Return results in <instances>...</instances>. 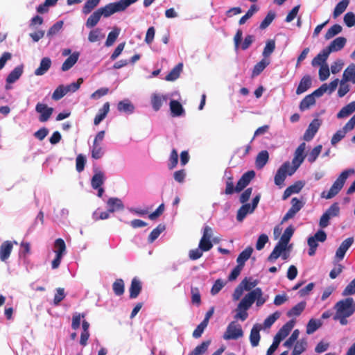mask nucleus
I'll return each mask as SVG.
<instances>
[{
    "instance_id": "obj_3",
    "label": "nucleus",
    "mask_w": 355,
    "mask_h": 355,
    "mask_svg": "<svg viewBox=\"0 0 355 355\" xmlns=\"http://www.w3.org/2000/svg\"><path fill=\"white\" fill-rule=\"evenodd\" d=\"M327 240V234L322 230H318L313 236L308 238L307 243L309 247L308 254L313 257L315 254L317 248L318 247V242H324Z\"/></svg>"
},
{
    "instance_id": "obj_9",
    "label": "nucleus",
    "mask_w": 355,
    "mask_h": 355,
    "mask_svg": "<svg viewBox=\"0 0 355 355\" xmlns=\"http://www.w3.org/2000/svg\"><path fill=\"white\" fill-rule=\"evenodd\" d=\"M320 126V120L318 119H313L309 125V127L304 135V139L307 141H311L318 132Z\"/></svg>"
},
{
    "instance_id": "obj_11",
    "label": "nucleus",
    "mask_w": 355,
    "mask_h": 355,
    "mask_svg": "<svg viewBox=\"0 0 355 355\" xmlns=\"http://www.w3.org/2000/svg\"><path fill=\"white\" fill-rule=\"evenodd\" d=\"M354 243V239L353 237H349L344 240L339 248L337 249L336 252V258L338 259V261L342 260L345 255L346 252L348 250V249L351 247V245Z\"/></svg>"
},
{
    "instance_id": "obj_42",
    "label": "nucleus",
    "mask_w": 355,
    "mask_h": 355,
    "mask_svg": "<svg viewBox=\"0 0 355 355\" xmlns=\"http://www.w3.org/2000/svg\"><path fill=\"white\" fill-rule=\"evenodd\" d=\"M349 3V0H342L340 1L335 7L333 16L334 18H337L338 16H340L342 13L345 12L347 7L348 6Z\"/></svg>"
},
{
    "instance_id": "obj_46",
    "label": "nucleus",
    "mask_w": 355,
    "mask_h": 355,
    "mask_svg": "<svg viewBox=\"0 0 355 355\" xmlns=\"http://www.w3.org/2000/svg\"><path fill=\"white\" fill-rule=\"evenodd\" d=\"M55 253L56 255L63 256L66 250V245L62 239H57L54 243Z\"/></svg>"
},
{
    "instance_id": "obj_60",
    "label": "nucleus",
    "mask_w": 355,
    "mask_h": 355,
    "mask_svg": "<svg viewBox=\"0 0 355 355\" xmlns=\"http://www.w3.org/2000/svg\"><path fill=\"white\" fill-rule=\"evenodd\" d=\"M83 83V79L82 78H79L76 83H72L70 85L64 86V89L66 91V93L67 94L69 92H75L80 88V85Z\"/></svg>"
},
{
    "instance_id": "obj_30",
    "label": "nucleus",
    "mask_w": 355,
    "mask_h": 355,
    "mask_svg": "<svg viewBox=\"0 0 355 355\" xmlns=\"http://www.w3.org/2000/svg\"><path fill=\"white\" fill-rule=\"evenodd\" d=\"M270 63V59L263 58L260 62L257 63L252 72V76L256 77L259 76Z\"/></svg>"
},
{
    "instance_id": "obj_50",
    "label": "nucleus",
    "mask_w": 355,
    "mask_h": 355,
    "mask_svg": "<svg viewBox=\"0 0 355 355\" xmlns=\"http://www.w3.org/2000/svg\"><path fill=\"white\" fill-rule=\"evenodd\" d=\"M104 37V35L101 33V29L97 28L92 30L88 35V40L90 42H96Z\"/></svg>"
},
{
    "instance_id": "obj_19",
    "label": "nucleus",
    "mask_w": 355,
    "mask_h": 355,
    "mask_svg": "<svg viewBox=\"0 0 355 355\" xmlns=\"http://www.w3.org/2000/svg\"><path fill=\"white\" fill-rule=\"evenodd\" d=\"M169 105L172 116H180L184 114V110L178 101L171 100Z\"/></svg>"
},
{
    "instance_id": "obj_18",
    "label": "nucleus",
    "mask_w": 355,
    "mask_h": 355,
    "mask_svg": "<svg viewBox=\"0 0 355 355\" xmlns=\"http://www.w3.org/2000/svg\"><path fill=\"white\" fill-rule=\"evenodd\" d=\"M141 288H142V287H141V282L139 279H137V278H133L131 282L130 287L129 289L130 298H131V299L137 298L138 297V295H139V293H141Z\"/></svg>"
},
{
    "instance_id": "obj_36",
    "label": "nucleus",
    "mask_w": 355,
    "mask_h": 355,
    "mask_svg": "<svg viewBox=\"0 0 355 355\" xmlns=\"http://www.w3.org/2000/svg\"><path fill=\"white\" fill-rule=\"evenodd\" d=\"M253 249L251 247L246 248L237 257L236 261L239 265L243 267L245 262L250 257Z\"/></svg>"
},
{
    "instance_id": "obj_26",
    "label": "nucleus",
    "mask_w": 355,
    "mask_h": 355,
    "mask_svg": "<svg viewBox=\"0 0 355 355\" xmlns=\"http://www.w3.org/2000/svg\"><path fill=\"white\" fill-rule=\"evenodd\" d=\"M23 73V66L16 67L7 76L6 83L11 84L17 81Z\"/></svg>"
},
{
    "instance_id": "obj_13",
    "label": "nucleus",
    "mask_w": 355,
    "mask_h": 355,
    "mask_svg": "<svg viewBox=\"0 0 355 355\" xmlns=\"http://www.w3.org/2000/svg\"><path fill=\"white\" fill-rule=\"evenodd\" d=\"M287 246L288 245L279 241L272 252L269 255L268 260L270 262H274L286 250Z\"/></svg>"
},
{
    "instance_id": "obj_64",
    "label": "nucleus",
    "mask_w": 355,
    "mask_h": 355,
    "mask_svg": "<svg viewBox=\"0 0 355 355\" xmlns=\"http://www.w3.org/2000/svg\"><path fill=\"white\" fill-rule=\"evenodd\" d=\"M355 293V278L346 286L342 293L343 296H347Z\"/></svg>"
},
{
    "instance_id": "obj_12",
    "label": "nucleus",
    "mask_w": 355,
    "mask_h": 355,
    "mask_svg": "<svg viewBox=\"0 0 355 355\" xmlns=\"http://www.w3.org/2000/svg\"><path fill=\"white\" fill-rule=\"evenodd\" d=\"M13 245L11 241H6L0 245V260L6 261L9 257L12 250Z\"/></svg>"
},
{
    "instance_id": "obj_37",
    "label": "nucleus",
    "mask_w": 355,
    "mask_h": 355,
    "mask_svg": "<svg viewBox=\"0 0 355 355\" xmlns=\"http://www.w3.org/2000/svg\"><path fill=\"white\" fill-rule=\"evenodd\" d=\"M166 229L164 224H159L155 229L152 230L148 237V242L149 243H153Z\"/></svg>"
},
{
    "instance_id": "obj_6",
    "label": "nucleus",
    "mask_w": 355,
    "mask_h": 355,
    "mask_svg": "<svg viewBox=\"0 0 355 355\" xmlns=\"http://www.w3.org/2000/svg\"><path fill=\"white\" fill-rule=\"evenodd\" d=\"M291 168V163L289 162H284L277 170L274 181L275 184L279 187H282L284 184L286 175H289V171Z\"/></svg>"
},
{
    "instance_id": "obj_40",
    "label": "nucleus",
    "mask_w": 355,
    "mask_h": 355,
    "mask_svg": "<svg viewBox=\"0 0 355 355\" xmlns=\"http://www.w3.org/2000/svg\"><path fill=\"white\" fill-rule=\"evenodd\" d=\"M315 103V99L313 95L309 94L306 96L300 103V110L304 111L310 108L311 106Z\"/></svg>"
},
{
    "instance_id": "obj_33",
    "label": "nucleus",
    "mask_w": 355,
    "mask_h": 355,
    "mask_svg": "<svg viewBox=\"0 0 355 355\" xmlns=\"http://www.w3.org/2000/svg\"><path fill=\"white\" fill-rule=\"evenodd\" d=\"M269 159V153L267 150H261L256 157V166L258 169L263 168Z\"/></svg>"
},
{
    "instance_id": "obj_2",
    "label": "nucleus",
    "mask_w": 355,
    "mask_h": 355,
    "mask_svg": "<svg viewBox=\"0 0 355 355\" xmlns=\"http://www.w3.org/2000/svg\"><path fill=\"white\" fill-rule=\"evenodd\" d=\"M354 173V170L352 168L343 171L334 182L328 193L325 194L324 191L322 192V197L326 199L334 198L342 189L349 174H353Z\"/></svg>"
},
{
    "instance_id": "obj_24",
    "label": "nucleus",
    "mask_w": 355,
    "mask_h": 355,
    "mask_svg": "<svg viewBox=\"0 0 355 355\" xmlns=\"http://www.w3.org/2000/svg\"><path fill=\"white\" fill-rule=\"evenodd\" d=\"M254 294L255 292H253V291H252L251 292L245 295V297L239 302V307L243 308L244 309H249L252 304L255 301Z\"/></svg>"
},
{
    "instance_id": "obj_49",
    "label": "nucleus",
    "mask_w": 355,
    "mask_h": 355,
    "mask_svg": "<svg viewBox=\"0 0 355 355\" xmlns=\"http://www.w3.org/2000/svg\"><path fill=\"white\" fill-rule=\"evenodd\" d=\"M178 163V153L176 149H173L168 158V168L170 170L175 168Z\"/></svg>"
},
{
    "instance_id": "obj_51",
    "label": "nucleus",
    "mask_w": 355,
    "mask_h": 355,
    "mask_svg": "<svg viewBox=\"0 0 355 355\" xmlns=\"http://www.w3.org/2000/svg\"><path fill=\"white\" fill-rule=\"evenodd\" d=\"M119 33L120 29L118 28H114L111 32L109 33L107 40L105 42V45L107 46H112L116 40Z\"/></svg>"
},
{
    "instance_id": "obj_15",
    "label": "nucleus",
    "mask_w": 355,
    "mask_h": 355,
    "mask_svg": "<svg viewBox=\"0 0 355 355\" xmlns=\"http://www.w3.org/2000/svg\"><path fill=\"white\" fill-rule=\"evenodd\" d=\"M295 324V322L293 320H291L287 322L277 333L275 335V338H277L279 341H282L284 340L291 332L292 329L293 328Z\"/></svg>"
},
{
    "instance_id": "obj_39",
    "label": "nucleus",
    "mask_w": 355,
    "mask_h": 355,
    "mask_svg": "<svg viewBox=\"0 0 355 355\" xmlns=\"http://www.w3.org/2000/svg\"><path fill=\"white\" fill-rule=\"evenodd\" d=\"M306 305L305 302H299L287 312V315L288 317L299 316L304 310Z\"/></svg>"
},
{
    "instance_id": "obj_4",
    "label": "nucleus",
    "mask_w": 355,
    "mask_h": 355,
    "mask_svg": "<svg viewBox=\"0 0 355 355\" xmlns=\"http://www.w3.org/2000/svg\"><path fill=\"white\" fill-rule=\"evenodd\" d=\"M305 150L306 144L304 142L300 144V146L295 150L294 153V157L292 160V166L291 165L289 175H292L304 162L305 158Z\"/></svg>"
},
{
    "instance_id": "obj_56",
    "label": "nucleus",
    "mask_w": 355,
    "mask_h": 355,
    "mask_svg": "<svg viewBox=\"0 0 355 355\" xmlns=\"http://www.w3.org/2000/svg\"><path fill=\"white\" fill-rule=\"evenodd\" d=\"M258 11V7L256 5H252L248 12L239 20V24H244L248 19L252 17V15Z\"/></svg>"
},
{
    "instance_id": "obj_27",
    "label": "nucleus",
    "mask_w": 355,
    "mask_h": 355,
    "mask_svg": "<svg viewBox=\"0 0 355 355\" xmlns=\"http://www.w3.org/2000/svg\"><path fill=\"white\" fill-rule=\"evenodd\" d=\"M329 53L324 49L320 53H318L312 60L311 64L313 67L322 66L327 60Z\"/></svg>"
},
{
    "instance_id": "obj_1",
    "label": "nucleus",
    "mask_w": 355,
    "mask_h": 355,
    "mask_svg": "<svg viewBox=\"0 0 355 355\" xmlns=\"http://www.w3.org/2000/svg\"><path fill=\"white\" fill-rule=\"evenodd\" d=\"M334 309L336 311L334 320L339 321L341 325H346L348 323L347 318L355 312V302L353 298L347 297L336 302Z\"/></svg>"
},
{
    "instance_id": "obj_20",
    "label": "nucleus",
    "mask_w": 355,
    "mask_h": 355,
    "mask_svg": "<svg viewBox=\"0 0 355 355\" xmlns=\"http://www.w3.org/2000/svg\"><path fill=\"white\" fill-rule=\"evenodd\" d=\"M311 86V78L309 76L306 75L302 77L299 85L296 89L297 95L302 94L307 91Z\"/></svg>"
},
{
    "instance_id": "obj_43",
    "label": "nucleus",
    "mask_w": 355,
    "mask_h": 355,
    "mask_svg": "<svg viewBox=\"0 0 355 355\" xmlns=\"http://www.w3.org/2000/svg\"><path fill=\"white\" fill-rule=\"evenodd\" d=\"M112 289L116 295H122L125 291L123 280L122 279H116L112 284Z\"/></svg>"
},
{
    "instance_id": "obj_17",
    "label": "nucleus",
    "mask_w": 355,
    "mask_h": 355,
    "mask_svg": "<svg viewBox=\"0 0 355 355\" xmlns=\"http://www.w3.org/2000/svg\"><path fill=\"white\" fill-rule=\"evenodd\" d=\"M107 205L109 211L111 213H113L116 211L123 210L124 209V205L121 200L117 198H109L107 202Z\"/></svg>"
},
{
    "instance_id": "obj_41",
    "label": "nucleus",
    "mask_w": 355,
    "mask_h": 355,
    "mask_svg": "<svg viewBox=\"0 0 355 355\" xmlns=\"http://www.w3.org/2000/svg\"><path fill=\"white\" fill-rule=\"evenodd\" d=\"M322 324L320 320L311 318L306 325V334H312Z\"/></svg>"
},
{
    "instance_id": "obj_52",
    "label": "nucleus",
    "mask_w": 355,
    "mask_h": 355,
    "mask_svg": "<svg viewBox=\"0 0 355 355\" xmlns=\"http://www.w3.org/2000/svg\"><path fill=\"white\" fill-rule=\"evenodd\" d=\"M104 155V150L100 144H93L92 157L95 159L101 158Z\"/></svg>"
},
{
    "instance_id": "obj_53",
    "label": "nucleus",
    "mask_w": 355,
    "mask_h": 355,
    "mask_svg": "<svg viewBox=\"0 0 355 355\" xmlns=\"http://www.w3.org/2000/svg\"><path fill=\"white\" fill-rule=\"evenodd\" d=\"M101 0H87L83 8V12L85 15H87L92 12V10L98 6Z\"/></svg>"
},
{
    "instance_id": "obj_48",
    "label": "nucleus",
    "mask_w": 355,
    "mask_h": 355,
    "mask_svg": "<svg viewBox=\"0 0 355 355\" xmlns=\"http://www.w3.org/2000/svg\"><path fill=\"white\" fill-rule=\"evenodd\" d=\"M295 229L293 227V226L290 225L288 227L284 232L283 234L282 235L279 241L286 244L288 245L291 238L292 237L293 233H294Z\"/></svg>"
},
{
    "instance_id": "obj_61",
    "label": "nucleus",
    "mask_w": 355,
    "mask_h": 355,
    "mask_svg": "<svg viewBox=\"0 0 355 355\" xmlns=\"http://www.w3.org/2000/svg\"><path fill=\"white\" fill-rule=\"evenodd\" d=\"M66 91L64 89V85L58 86L52 94V98L55 101H58L61 99L64 95H66Z\"/></svg>"
},
{
    "instance_id": "obj_21",
    "label": "nucleus",
    "mask_w": 355,
    "mask_h": 355,
    "mask_svg": "<svg viewBox=\"0 0 355 355\" xmlns=\"http://www.w3.org/2000/svg\"><path fill=\"white\" fill-rule=\"evenodd\" d=\"M51 66V60L49 58H43L40 62V66L35 71L36 76H42L47 72Z\"/></svg>"
},
{
    "instance_id": "obj_32",
    "label": "nucleus",
    "mask_w": 355,
    "mask_h": 355,
    "mask_svg": "<svg viewBox=\"0 0 355 355\" xmlns=\"http://www.w3.org/2000/svg\"><path fill=\"white\" fill-rule=\"evenodd\" d=\"M343 80L352 82L355 84V64H350L347 69L344 71L343 74Z\"/></svg>"
},
{
    "instance_id": "obj_29",
    "label": "nucleus",
    "mask_w": 355,
    "mask_h": 355,
    "mask_svg": "<svg viewBox=\"0 0 355 355\" xmlns=\"http://www.w3.org/2000/svg\"><path fill=\"white\" fill-rule=\"evenodd\" d=\"M78 58H79V53L74 52L73 53H72L63 62L62 67H61L62 70L63 71H66L70 69L77 62Z\"/></svg>"
},
{
    "instance_id": "obj_10",
    "label": "nucleus",
    "mask_w": 355,
    "mask_h": 355,
    "mask_svg": "<svg viewBox=\"0 0 355 355\" xmlns=\"http://www.w3.org/2000/svg\"><path fill=\"white\" fill-rule=\"evenodd\" d=\"M254 175L255 173L253 171H250L245 173L241 179L238 181L235 187V191L236 192H239L243 190L254 178Z\"/></svg>"
},
{
    "instance_id": "obj_44",
    "label": "nucleus",
    "mask_w": 355,
    "mask_h": 355,
    "mask_svg": "<svg viewBox=\"0 0 355 355\" xmlns=\"http://www.w3.org/2000/svg\"><path fill=\"white\" fill-rule=\"evenodd\" d=\"M210 343H211L210 340H206V341L202 342L200 345L196 347L195 349L192 352H191L189 355H202V354H204L207 352Z\"/></svg>"
},
{
    "instance_id": "obj_7",
    "label": "nucleus",
    "mask_w": 355,
    "mask_h": 355,
    "mask_svg": "<svg viewBox=\"0 0 355 355\" xmlns=\"http://www.w3.org/2000/svg\"><path fill=\"white\" fill-rule=\"evenodd\" d=\"M303 203L297 198H293L291 200V207L288 209L287 213L284 215L282 220V223H284L291 218H293L295 214L302 208Z\"/></svg>"
},
{
    "instance_id": "obj_14",
    "label": "nucleus",
    "mask_w": 355,
    "mask_h": 355,
    "mask_svg": "<svg viewBox=\"0 0 355 355\" xmlns=\"http://www.w3.org/2000/svg\"><path fill=\"white\" fill-rule=\"evenodd\" d=\"M347 40L343 37H338L334 40L328 47L326 48L327 51L329 53L341 50L345 45Z\"/></svg>"
},
{
    "instance_id": "obj_47",
    "label": "nucleus",
    "mask_w": 355,
    "mask_h": 355,
    "mask_svg": "<svg viewBox=\"0 0 355 355\" xmlns=\"http://www.w3.org/2000/svg\"><path fill=\"white\" fill-rule=\"evenodd\" d=\"M275 49V42L273 40H270L266 42V44L263 49L262 55L264 59H268V58L273 53Z\"/></svg>"
},
{
    "instance_id": "obj_58",
    "label": "nucleus",
    "mask_w": 355,
    "mask_h": 355,
    "mask_svg": "<svg viewBox=\"0 0 355 355\" xmlns=\"http://www.w3.org/2000/svg\"><path fill=\"white\" fill-rule=\"evenodd\" d=\"M345 130L343 128L338 130L332 137L331 144L332 146H336L339 141H340L346 135Z\"/></svg>"
},
{
    "instance_id": "obj_28",
    "label": "nucleus",
    "mask_w": 355,
    "mask_h": 355,
    "mask_svg": "<svg viewBox=\"0 0 355 355\" xmlns=\"http://www.w3.org/2000/svg\"><path fill=\"white\" fill-rule=\"evenodd\" d=\"M117 109L121 112L132 114L134 112L135 106L128 99H125L119 102Z\"/></svg>"
},
{
    "instance_id": "obj_55",
    "label": "nucleus",
    "mask_w": 355,
    "mask_h": 355,
    "mask_svg": "<svg viewBox=\"0 0 355 355\" xmlns=\"http://www.w3.org/2000/svg\"><path fill=\"white\" fill-rule=\"evenodd\" d=\"M342 31V27L339 24H334L328 29L325 34L326 40H329Z\"/></svg>"
},
{
    "instance_id": "obj_63",
    "label": "nucleus",
    "mask_w": 355,
    "mask_h": 355,
    "mask_svg": "<svg viewBox=\"0 0 355 355\" xmlns=\"http://www.w3.org/2000/svg\"><path fill=\"white\" fill-rule=\"evenodd\" d=\"M115 12L124 11L129 6L125 0H120L117 2L111 3Z\"/></svg>"
},
{
    "instance_id": "obj_8",
    "label": "nucleus",
    "mask_w": 355,
    "mask_h": 355,
    "mask_svg": "<svg viewBox=\"0 0 355 355\" xmlns=\"http://www.w3.org/2000/svg\"><path fill=\"white\" fill-rule=\"evenodd\" d=\"M35 110L40 114L39 120L40 122L47 121L53 114V109L49 107L46 104L38 103L35 106Z\"/></svg>"
},
{
    "instance_id": "obj_16",
    "label": "nucleus",
    "mask_w": 355,
    "mask_h": 355,
    "mask_svg": "<svg viewBox=\"0 0 355 355\" xmlns=\"http://www.w3.org/2000/svg\"><path fill=\"white\" fill-rule=\"evenodd\" d=\"M167 101V96L159 94H153L151 96V105L155 111L160 110L164 103Z\"/></svg>"
},
{
    "instance_id": "obj_54",
    "label": "nucleus",
    "mask_w": 355,
    "mask_h": 355,
    "mask_svg": "<svg viewBox=\"0 0 355 355\" xmlns=\"http://www.w3.org/2000/svg\"><path fill=\"white\" fill-rule=\"evenodd\" d=\"M322 148V145H318L315 146L314 148H313L312 150L308 154V162L310 163H313L319 156L320 153H321Z\"/></svg>"
},
{
    "instance_id": "obj_57",
    "label": "nucleus",
    "mask_w": 355,
    "mask_h": 355,
    "mask_svg": "<svg viewBox=\"0 0 355 355\" xmlns=\"http://www.w3.org/2000/svg\"><path fill=\"white\" fill-rule=\"evenodd\" d=\"M253 292H255V300L257 301V306H262L267 300L266 297H263V293L260 288H257L253 290Z\"/></svg>"
},
{
    "instance_id": "obj_45",
    "label": "nucleus",
    "mask_w": 355,
    "mask_h": 355,
    "mask_svg": "<svg viewBox=\"0 0 355 355\" xmlns=\"http://www.w3.org/2000/svg\"><path fill=\"white\" fill-rule=\"evenodd\" d=\"M307 342L305 339H301L296 343L291 355H300L306 348Z\"/></svg>"
},
{
    "instance_id": "obj_59",
    "label": "nucleus",
    "mask_w": 355,
    "mask_h": 355,
    "mask_svg": "<svg viewBox=\"0 0 355 355\" xmlns=\"http://www.w3.org/2000/svg\"><path fill=\"white\" fill-rule=\"evenodd\" d=\"M86 164V159L84 155L82 154H79L76 157V168L78 172H82Z\"/></svg>"
},
{
    "instance_id": "obj_22",
    "label": "nucleus",
    "mask_w": 355,
    "mask_h": 355,
    "mask_svg": "<svg viewBox=\"0 0 355 355\" xmlns=\"http://www.w3.org/2000/svg\"><path fill=\"white\" fill-rule=\"evenodd\" d=\"M261 329L260 324H254L251 329L250 335V341L251 345L252 347H257L259 345L260 340V334L259 331Z\"/></svg>"
},
{
    "instance_id": "obj_25",
    "label": "nucleus",
    "mask_w": 355,
    "mask_h": 355,
    "mask_svg": "<svg viewBox=\"0 0 355 355\" xmlns=\"http://www.w3.org/2000/svg\"><path fill=\"white\" fill-rule=\"evenodd\" d=\"M110 111V103L106 102L103 104V107L98 110V113L96 115L94 123V125H98L107 116Z\"/></svg>"
},
{
    "instance_id": "obj_31",
    "label": "nucleus",
    "mask_w": 355,
    "mask_h": 355,
    "mask_svg": "<svg viewBox=\"0 0 355 355\" xmlns=\"http://www.w3.org/2000/svg\"><path fill=\"white\" fill-rule=\"evenodd\" d=\"M355 112V101H352L343 107L337 114V118L343 119L349 116Z\"/></svg>"
},
{
    "instance_id": "obj_62",
    "label": "nucleus",
    "mask_w": 355,
    "mask_h": 355,
    "mask_svg": "<svg viewBox=\"0 0 355 355\" xmlns=\"http://www.w3.org/2000/svg\"><path fill=\"white\" fill-rule=\"evenodd\" d=\"M198 247L203 252H207L212 248L213 244L211 242V240L207 239L205 237H202L199 242Z\"/></svg>"
},
{
    "instance_id": "obj_34",
    "label": "nucleus",
    "mask_w": 355,
    "mask_h": 355,
    "mask_svg": "<svg viewBox=\"0 0 355 355\" xmlns=\"http://www.w3.org/2000/svg\"><path fill=\"white\" fill-rule=\"evenodd\" d=\"M104 173L101 171H96L92 178L91 184L92 188L96 189L97 188L101 187L104 182Z\"/></svg>"
},
{
    "instance_id": "obj_38",
    "label": "nucleus",
    "mask_w": 355,
    "mask_h": 355,
    "mask_svg": "<svg viewBox=\"0 0 355 355\" xmlns=\"http://www.w3.org/2000/svg\"><path fill=\"white\" fill-rule=\"evenodd\" d=\"M183 64H178L166 76L165 80L167 81H173L178 79L180 75Z\"/></svg>"
},
{
    "instance_id": "obj_23",
    "label": "nucleus",
    "mask_w": 355,
    "mask_h": 355,
    "mask_svg": "<svg viewBox=\"0 0 355 355\" xmlns=\"http://www.w3.org/2000/svg\"><path fill=\"white\" fill-rule=\"evenodd\" d=\"M254 212V210L250 207V204L245 203L237 211L236 220L239 223L243 221L246 216L249 214Z\"/></svg>"
},
{
    "instance_id": "obj_35",
    "label": "nucleus",
    "mask_w": 355,
    "mask_h": 355,
    "mask_svg": "<svg viewBox=\"0 0 355 355\" xmlns=\"http://www.w3.org/2000/svg\"><path fill=\"white\" fill-rule=\"evenodd\" d=\"M101 17L99 10H96L87 19L86 26L89 28L94 27L100 21Z\"/></svg>"
},
{
    "instance_id": "obj_5",
    "label": "nucleus",
    "mask_w": 355,
    "mask_h": 355,
    "mask_svg": "<svg viewBox=\"0 0 355 355\" xmlns=\"http://www.w3.org/2000/svg\"><path fill=\"white\" fill-rule=\"evenodd\" d=\"M243 336V331L241 325L236 322H232L227 326L223 338L225 340H237Z\"/></svg>"
}]
</instances>
